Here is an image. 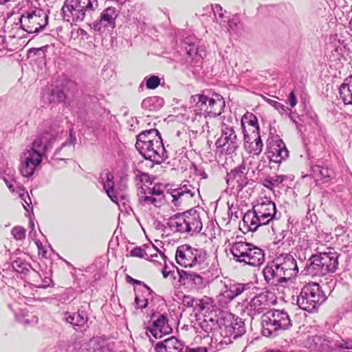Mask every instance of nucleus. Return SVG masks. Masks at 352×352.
Instances as JSON below:
<instances>
[{
  "mask_svg": "<svg viewBox=\"0 0 352 352\" xmlns=\"http://www.w3.org/2000/svg\"><path fill=\"white\" fill-rule=\"evenodd\" d=\"M51 138L52 135L48 133L42 134L34 140L30 148L23 152L20 168V172L23 177H28L34 174L50 145Z\"/></svg>",
  "mask_w": 352,
  "mask_h": 352,
  "instance_id": "1",
  "label": "nucleus"
},
{
  "mask_svg": "<svg viewBox=\"0 0 352 352\" xmlns=\"http://www.w3.org/2000/svg\"><path fill=\"white\" fill-rule=\"evenodd\" d=\"M276 208L274 202L267 198L258 200L252 210L243 216V221L248 230L255 232L258 227L268 224L276 216Z\"/></svg>",
  "mask_w": 352,
  "mask_h": 352,
  "instance_id": "2",
  "label": "nucleus"
},
{
  "mask_svg": "<svg viewBox=\"0 0 352 352\" xmlns=\"http://www.w3.org/2000/svg\"><path fill=\"white\" fill-rule=\"evenodd\" d=\"M190 104L189 111L192 116H188V119H191L192 122L197 118H201L202 113H205L210 117L219 116L225 107V101L219 95H216V98H212L204 94H196L190 97Z\"/></svg>",
  "mask_w": 352,
  "mask_h": 352,
  "instance_id": "3",
  "label": "nucleus"
},
{
  "mask_svg": "<svg viewBox=\"0 0 352 352\" xmlns=\"http://www.w3.org/2000/svg\"><path fill=\"white\" fill-rule=\"evenodd\" d=\"M167 224L175 232L190 235L199 233L203 228L199 213L194 209L173 214Z\"/></svg>",
  "mask_w": 352,
  "mask_h": 352,
  "instance_id": "4",
  "label": "nucleus"
},
{
  "mask_svg": "<svg viewBox=\"0 0 352 352\" xmlns=\"http://www.w3.org/2000/svg\"><path fill=\"white\" fill-rule=\"evenodd\" d=\"M336 252H318L311 256L305 267V274L311 276H322L333 273L338 265Z\"/></svg>",
  "mask_w": 352,
  "mask_h": 352,
  "instance_id": "5",
  "label": "nucleus"
},
{
  "mask_svg": "<svg viewBox=\"0 0 352 352\" xmlns=\"http://www.w3.org/2000/svg\"><path fill=\"white\" fill-rule=\"evenodd\" d=\"M230 251L235 261L243 263L244 265L260 267L265 261L263 251L247 242L238 241L234 243Z\"/></svg>",
  "mask_w": 352,
  "mask_h": 352,
  "instance_id": "6",
  "label": "nucleus"
},
{
  "mask_svg": "<svg viewBox=\"0 0 352 352\" xmlns=\"http://www.w3.org/2000/svg\"><path fill=\"white\" fill-rule=\"evenodd\" d=\"M98 7V0H65L61 10L65 21L72 23L82 21Z\"/></svg>",
  "mask_w": 352,
  "mask_h": 352,
  "instance_id": "7",
  "label": "nucleus"
},
{
  "mask_svg": "<svg viewBox=\"0 0 352 352\" xmlns=\"http://www.w3.org/2000/svg\"><path fill=\"white\" fill-rule=\"evenodd\" d=\"M262 334L265 337L276 336L277 331L292 327V320L287 311L274 309L262 316Z\"/></svg>",
  "mask_w": 352,
  "mask_h": 352,
  "instance_id": "8",
  "label": "nucleus"
},
{
  "mask_svg": "<svg viewBox=\"0 0 352 352\" xmlns=\"http://www.w3.org/2000/svg\"><path fill=\"white\" fill-rule=\"evenodd\" d=\"M175 259L179 265L184 267H197L199 270H204L208 265L206 250L193 248L188 245L177 248Z\"/></svg>",
  "mask_w": 352,
  "mask_h": 352,
  "instance_id": "9",
  "label": "nucleus"
},
{
  "mask_svg": "<svg viewBox=\"0 0 352 352\" xmlns=\"http://www.w3.org/2000/svg\"><path fill=\"white\" fill-rule=\"evenodd\" d=\"M326 300L319 284L310 283L305 285L297 297V305L303 310L313 312Z\"/></svg>",
  "mask_w": 352,
  "mask_h": 352,
  "instance_id": "10",
  "label": "nucleus"
},
{
  "mask_svg": "<svg viewBox=\"0 0 352 352\" xmlns=\"http://www.w3.org/2000/svg\"><path fill=\"white\" fill-rule=\"evenodd\" d=\"M20 23L21 28L28 34H36L48 24V15L42 9L28 11L21 16Z\"/></svg>",
  "mask_w": 352,
  "mask_h": 352,
  "instance_id": "11",
  "label": "nucleus"
},
{
  "mask_svg": "<svg viewBox=\"0 0 352 352\" xmlns=\"http://www.w3.org/2000/svg\"><path fill=\"white\" fill-rule=\"evenodd\" d=\"M277 298L274 293L269 291L261 292L254 296L246 306L248 315L252 318L258 316L275 305Z\"/></svg>",
  "mask_w": 352,
  "mask_h": 352,
  "instance_id": "12",
  "label": "nucleus"
},
{
  "mask_svg": "<svg viewBox=\"0 0 352 352\" xmlns=\"http://www.w3.org/2000/svg\"><path fill=\"white\" fill-rule=\"evenodd\" d=\"M198 192V189L191 185L189 182L181 185L179 188L172 189L170 194L171 202L176 210L182 209Z\"/></svg>",
  "mask_w": 352,
  "mask_h": 352,
  "instance_id": "13",
  "label": "nucleus"
},
{
  "mask_svg": "<svg viewBox=\"0 0 352 352\" xmlns=\"http://www.w3.org/2000/svg\"><path fill=\"white\" fill-rule=\"evenodd\" d=\"M221 137L216 141L218 148H223L227 153L230 154L239 146L236 134L232 126L223 123L221 124Z\"/></svg>",
  "mask_w": 352,
  "mask_h": 352,
  "instance_id": "14",
  "label": "nucleus"
},
{
  "mask_svg": "<svg viewBox=\"0 0 352 352\" xmlns=\"http://www.w3.org/2000/svg\"><path fill=\"white\" fill-rule=\"evenodd\" d=\"M146 150L142 148H136L141 155L148 160L159 164L167 158L166 152L164 146L162 138H155V141L151 142Z\"/></svg>",
  "mask_w": 352,
  "mask_h": 352,
  "instance_id": "15",
  "label": "nucleus"
},
{
  "mask_svg": "<svg viewBox=\"0 0 352 352\" xmlns=\"http://www.w3.org/2000/svg\"><path fill=\"white\" fill-rule=\"evenodd\" d=\"M276 264L281 270V273L286 278L287 283L297 276L298 267L294 256L290 254H280L274 258Z\"/></svg>",
  "mask_w": 352,
  "mask_h": 352,
  "instance_id": "16",
  "label": "nucleus"
},
{
  "mask_svg": "<svg viewBox=\"0 0 352 352\" xmlns=\"http://www.w3.org/2000/svg\"><path fill=\"white\" fill-rule=\"evenodd\" d=\"M179 282L190 291H200L206 287L208 280L199 274L184 270L178 271Z\"/></svg>",
  "mask_w": 352,
  "mask_h": 352,
  "instance_id": "17",
  "label": "nucleus"
},
{
  "mask_svg": "<svg viewBox=\"0 0 352 352\" xmlns=\"http://www.w3.org/2000/svg\"><path fill=\"white\" fill-rule=\"evenodd\" d=\"M120 11L115 7H108L104 9L100 15L99 19L93 23V28L95 31L101 32L105 28H114L116 19Z\"/></svg>",
  "mask_w": 352,
  "mask_h": 352,
  "instance_id": "18",
  "label": "nucleus"
},
{
  "mask_svg": "<svg viewBox=\"0 0 352 352\" xmlns=\"http://www.w3.org/2000/svg\"><path fill=\"white\" fill-rule=\"evenodd\" d=\"M303 344L305 347L320 352H329L333 346H336L333 341L326 336L318 335H308L303 341Z\"/></svg>",
  "mask_w": 352,
  "mask_h": 352,
  "instance_id": "19",
  "label": "nucleus"
},
{
  "mask_svg": "<svg viewBox=\"0 0 352 352\" xmlns=\"http://www.w3.org/2000/svg\"><path fill=\"white\" fill-rule=\"evenodd\" d=\"M263 275L268 285L276 286L287 283L285 276L281 273V270L279 269L274 259L263 268Z\"/></svg>",
  "mask_w": 352,
  "mask_h": 352,
  "instance_id": "20",
  "label": "nucleus"
},
{
  "mask_svg": "<svg viewBox=\"0 0 352 352\" xmlns=\"http://www.w3.org/2000/svg\"><path fill=\"white\" fill-rule=\"evenodd\" d=\"M244 146L248 153L258 155L263 151V144L260 134L257 133H248L244 130Z\"/></svg>",
  "mask_w": 352,
  "mask_h": 352,
  "instance_id": "21",
  "label": "nucleus"
},
{
  "mask_svg": "<svg viewBox=\"0 0 352 352\" xmlns=\"http://www.w3.org/2000/svg\"><path fill=\"white\" fill-rule=\"evenodd\" d=\"M148 330L155 339L162 338L163 336L172 332L168 320L164 314H160L155 320H153L152 326L148 328Z\"/></svg>",
  "mask_w": 352,
  "mask_h": 352,
  "instance_id": "22",
  "label": "nucleus"
},
{
  "mask_svg": "<svg viewBox=\"0 0 352 352\" xmlns=\"http://www.w3.org/2000/svg\"><path fill=\"white\" fill-rule=\"evenodd\" d=\"M63 320L74 329L81 330L85 328L88 321V315L85 310L79 309L76 312L65 311Z\"/></svg>",
  "mask_w": 352,
  "mask_h": 352,
  "instance_id": "23",
  "label": "nucleus"
},
{
  "mask_svg": "<svg viewBox=\"0 0 352 352\" xmlns=\"http://www.w3.org/2000/svg\"><path fill=\"white\" fill-rule=\"evenodd\" d=\"M76 142V137L73 128L69 129V138L55 151L54 160H66V157L70 156L74 151V146Z\"/></svg>",
  "mask_w": 352,
  "mask_h": 352,
  "instance_id": "24",
  "label": "nucleus"
},
{
  "mask_svg": "<svg viewBox=\"0 0 352 352\" xmlns=\"http://www.w3.org/2000/svg\"><path fill=\"white\" fill-rule=\"evenodd\" d=\"M251 179V177L232 170L228 174L227 184L234 192H239Z\"/></svg>",
  "mask_w": 352,
  "mask_h": 352,
  "instance_id": "25",
  "label": "nucleus"
},
{
  "mask_svg": "<svg viewBox=\"0 0 352 352\" xmlns=\"http://www.w3.org/2000/svg\"><path fill=\"white\" fill-rule=\"evenodd\" d=\"M183 349L182 343L174 336L157 342L154 346L155 352H183Z\"/></svg>",
  "mask_w": 352,
  "mask_h": 352,
  "instance_id": "26",
  "label": "nucleus"
},
{
  "mask_svg": "<svg viewBox=\"0 0 352 352\" xmlns=\"http://www.w3.org/2000/svg\"><path fill=\"white\" fill-rule=\"evenodd\" d=\"M12 267L14 270L19 274H29L30 279L36 281V279L40 276L38 273L32 269L31 265L22 258H16L13 260Z\"/></svg>",
  "mask_w": 352,
  "mask_h": 352,
  "instance_id": "27",
  "label": "nucleus"
},
{
  "mask_svg": "<svg viewBox=\"0 0 352 352\" xmlns=\"http://www.w3.org/2000/svg\"><path fill=\"white\" fill-rule=\"evenodd\" d=\"M161 138L159 131L155 129L146 130L137 136V142L135 143L136 148H142L146 150L150 146L151 142L155 141V138Z\"/></svg>",
  "mask_w": 352,
  "mask_h": 352,
  "instance_id": "28",
  "label": "nucleus"
},
{
  "mask_svg": "<svg viewBox=\"0 0 352 352\" xmlns=\"http://www.w3.org/2000/svg\"><path fill=\"white\" fill-rule=\"evenodd\" d=\"M10 190L12 192L16 191L21 197L24 195V192H20L21 190L24 191L15 178V170L12 167H6L2 173L1 176Z\"/></svg>",
  "mask_w": 352,
  "mask_h": 352,
  "instance_id": "29",
  "label": "nucleus"
},
{
  "mask_svg": "<svg viewBox=\"0 0 352 352\" xmlns=\"http://www.w3.org/2000/svg\"><path fill=\"white\" fill-rule=\"evenodd\" d=\"M269 153L270 154V160L278 164L288 156V151L282 140L276 141V144L271 147Z\"/></svg>",
  "mask_w": 352,
  "mask_h": 352,
  "instance_id": "30",
  "label": "nucleus"
},
{
  "mask_svg": "<svg viewBox=\"0 0 352 352\" xmlns=\"http://www.w3.org/2000/svg\"><path fill=\"white\" fill-rule=\"evenodd\" d=\"M234 299L232 281L228 280L224 283L219 294L217 296V300L221 307H225L228 303Z\"/></svg>",
  "mask_w": 352,
  "mask_h": 352,
  "instance_id": "31",
  "label": "nucleus"
},
{
  "mask_svg": "<svg viewBox=\"0 0 352 352\" xmlns=\"http://www.w3.org/2000/svg\"><path fill=\"white\" fill-rule=\"evenodd\" d=\"M100 182L102 184L104 190L110 199L113 202L118 204V199L114 189L115 184L113 175L109 172H107L100 176Z\"/></svg>",
  "mask_w": 352,
  "mask_h": 352,
  "instance_id": "32",
  "label": "nucleus"
},
{
  "mask_svg": "<svg viewBox=\"0 0 352 352\" xmlns=\"http://www.w3.org/2000/svg\"><path fill=\"white\" fill-rule=\"evenodd\" d=\"M339 95L345 105L352 106V75L345 78L340 86Z\"/></svg>",
  "mask_w": 352,
  "mask_h": 352,
  "instance_id": "33",
  "label": "nucleus"
},
{
  "mask_svg": "<svg viewBox=\"0 0 352 352\" xmlns=\"http://www.w3.org/2000/svg\"><path fill=\"white\" fill-rule=\"evenodd\" d=\"M45 102L56 103L63 102L66 98L65 93L58 88H48L43 94Z\"/></svg>",
  "mask_w": 352,
  "mask_h": 352,
  "instance_id": "34",
  "label": "nucleus"
},
{
  "mask_svg": "<svg viewBox=\"0 0 352 352\" xmlns=\"http://www.w3.org/2000/svg\"><path fill=\"white\" fill-rule=\"evenodd\" d=\"M138 197L139 203L143 206L153 205L155 207H160L164 204L159 199H156L151 194H148L142 186L141 187Z\"/></svg>",
  "mask_w": 352,
  "mask_h": 352,
  "instance_id": "35",
  "label": "nucleus"
},
{
  "mask_svg": "<svg viewBox=\"0 0 352 352\" xmlns=\"http://www.w3.org/2000/svg\"><path fill=\"white\" fill-rule=\"evenodd\" d=\"M164 105V99L160 96H151L143 100L142 107L150 111L159 110Z\"/></svg>",
  "mask_w": 352,
  "mask_h": 352,
  "instance_id": "36",
  "label": "nucleus"
},
{
  "mask_svg": "<svg viewBox=\"0 0 352 352\" xmlns=\"http://www.w3.org/2000/svg\"><path fill=\"white\" fill-rule=\"evenodd\" d=\"M152 294V290L149 287L143 284V288L141 291V294L139 293L135 294V304L136 309H143L148 305V298Z\"/></svg>",
  "mask_w": 352,
  "mask_h": 352,
  "instance_id": "37",
  "label": "nucleus"
},
{
  "mask_svg": "<svg viewBox=\"0 0 352 352\" xmlns=\"http://www.w3.org/2000/svg\"><path fill=\"white\" fill-rule=\"evenodd\" d=\"M248 124L250 127L248 131V133L254 132L259 133V126L258 124V120L256 117L253 113H246L245 114L241 119V126L243 129V133H244V130H247L245 129V124Z\"/></svg>",
  "mask_w": 352,
  "mask_h": 352,
  "instance_id": "38",
  "label": "nucleus"
},
{
  "mask_svg": "<svg viewBox=\"0 0 352 352\" xmlns=\"http://www.w3.org/2000/svg\"><path fill=\"white\" fill-rule=\"evenodd\" d=\"M252 163L253 158L251 157H247L244 159L239 167L234 170L252 177L254 174V170L252 166Z\"/></svg>",
  "mask_w": 352,
  "mask_h": 352,
  "instance_id": "39",
  "label": "nucleus"
},
{
  "mask_svg": "<svg viewBox=\"0 0 352 352\" xmlns=\"http://www.w3.org/2000/svg\"><path fill=\"white\" fill-rule=\"evenodd\" d=\"M184 47L188 56L197 55L198 48L196 45V38L194 36L186 37L184 41Z\"/></svg>",
  "mask_w": 352,
  "mask_h": 352,
  "instance_id": "40",
  "label": "nucleus"
},
{
  "mask_svg": "<svg viewBox=\"0 0 352 352\" xmlns=\"http://www.w3.org/2000/svg\"><path fill=\"white\" fill-rule=\"evenodd\" d=\"M230 31L236 35L241 34L243 31V24L241 23L239 17L234 15L232 19H228L227 21Z\"/></svg>",
  "mask_w": 352,
  "mask_h": 352,
  "instance_id": "41",
  "label": "nucleus"
},
{
  "mask_svg": "<svg viewBox=\"0 0 352 352\" xmlns=\"http://www.w3.org/2000/svg\"><path fill=\"white\" fill-rule=\"evenodd\" d=\"M232 286L234 298L254 287L252 283H242L234 281H232Z\"/></svg>",
  "mask_w": 352,
  "mask_h": 352,
  "instance_id": "42",
  "label": "nucleus"
},
{
  "mask_svg": "<svg viewBox=\"0 0 352 352\" xmlns=\"http://www.w3.org/2000/svg\"><path fill=\"white\" fill-rule=\"evenodd\" d=\"M213 13L215 17V19L220 24L222 23H226L229 16H228V12L223 9V8L219 5L215 4L212 7Z\"/></svg>",
  "mask_w": 352,
  "mask_h": 352,
  "instance_id": "43",
  "label": "nucleus"
},
{
  "mask_svg": "<svg viewBox=\"0 0 352 352\" xmlns=\"http://www.w3.org/2000/svg\"><path fill=\"white\" fill-rule=\"evenodd\" d=\"M314 177L318 179L329 178L331 176L332 171L327 168L316 165L312 168Z\"/></svg>",
  "mask_w": 352,
  "mask_h": 352,
  "instance_id": "44",
  "label": "nucleus"
},
{
  "mask_svg": "<svg viewBox=\"0 0 352 352\" xmlns=\"http://www.w3.org/2000/svg\"><path fill=\"white\" fill-rule=\"evenodd\" d=\"M134 173L135 175V179L137 185L146 186L152 184L151 177L148 173L139 170H135Z\"/></svg>",
  "mask_w": 352,
  "mask_h": 352,
  "instance_id": "45",
  "label": "nucleus"
},
{
  "mask_svg": "<svg viewBox=\"0 0 352 352\" xmlns=\"http://www.w3.org/2000/svg\"><path fill=\"white\" fill-rule=\"evenodd\" d=\"M285 178L284 175L268 177L264 180V186L269 189H272L274 187L279 186L285 180Z\"/></svg>",
  "mask_w": 352,
  "mask_h": 352,
  "instance_id": "46",
  "label": "nucleus"
},
{
  "mask_svg": "<svg viewBox=\"0 0 352 352\" xmlns=\"http://www.w3.org/2000/svg\"><path fill=\"white\" fill-rule=\"evenodd\" d=\"M89 352H104V342L98 338H93L89 342Z\"/></svg>",
  "mask_w": 352,
  "mask_h": 352,
  "instance_id": "47",
  "label": "nucleus"
},
{
  "mask_svg": "<svg viewBox=\"0 0 352 352\" xmlns=\"http://www.w3.org/2000/svg\"><path fill=\"white\" fill-rule=\"evenodd\" d=\"M144 190L156 199H159L162 203H164V190L160 185H155L153 188L146 187Z\"/></svg>",
  "mask_w": 352,
  "mask_h": 352,
  "instance_id": "48",
  "label": "nucleus"
},
{
  "mask_svg": "<svg viewBox=\"0 0 352 352\" xmlns=\"http://www.w3.org/2000/svg\"><path fill=\"white\" fill-rule=\"evenodd\" d=\"M232 329L233 332L232 335L234 339L241 336L245 332L244 322H243L241 318L239 319V321L238 319H236V322L232 323Z\"/></svg>",
  "mask_w": 352,
  "mask_h": 352,
  "instance_id": "49",
  "label": "nucleus"
},
{
  "mask_svg": "<svg viewBox=\"0 0 352 352\" xmlns=\"http://www.w3.org/2000/svg\"><path fill=\"white\" fill-rule=\"evenodd\" d=\"M146 86L149 89H156L160 84V78L157 76H151L145 78Z\"/></svg>",
  "mask_w": 352,
  "mask_h": 352,
  "instance_id": "50",
  "label": "nucleus"
},
{
  "mask_svg": "<svg viewBox=\"0 0 352 352\" xmlns=\"http://www.w3.org/2000/svg\"><path fill=\"white\" fill-rule=\"evenodd\" d=\"M269 103L282 115L290 113L289 111L291 110L278 101L270 100Z\"/></svg>",
  "mask_w": 352,
  "mask_h": 352,
  "instance_id": "51",
  "label": "nucleus"
},
{
  "mask_svg": "<svg viewBox=\"0 0 352 352\" xmlns=\"http://www.w3.org/2000/svg\"><path fill=\"white\" fill-rule=\"evenodd\" d=\"M25 230L21 226L12 228V234L16 240H23L25 238Z\"/></svg>",
  "mask_w": 352,
  "mask_h": 352,
  "instance_id": "52",
  "label": "nucleus"
},
{
  "mask_svg": "<svg viewBox=\"0 0 352 352\" xmlns=\"http://www.w3.org/2000/svg\"><path fill=\"white\" fill-rule=\"evenodd\" d=\"M201 329L206 332L209 333L212 331L214 325V320L210 318L209 321L204 320L201 324Z\"/></svg>",
  "mask_w": 352,
  "mask_h": 352,
  "instance_id": "53",
  "label": "nucleus"
},
{
  "mask_svg": "<svg viewBox=\"0 0 352 352\" xmlns=\"http://www.w3.org/2000/svg\"><path fill=\"white\" fill-rule=\"evenodd\" d=\"M180 296L182 297V302L185 307H191L193 306L195 299L192 296L184 294H180Z\"/></svg>",
  "mask_w": 352,
  "mask_h": 352,
  "instance_id": "54",
  "label": "nucleus"
},
{
  "mask_svg": "<svg viewBox=\"0 0 352 352\" xmlns=\"http://www.w3.org/2000/svg\"><path fill=\"white\" fill-rule=\"evenodd\" d=\"M131 256L134 257L144 258L146 256V253L144 250L140 247H136L131 251Z\"/></svg>",
  "mask_w": 352,
  "mask_h": 352,
  "instance_id": "55",
  "label": "nucleus"
},
{
  "mask_svg": "<svg viewBox=\"0 0 352 352\" xmlns=\"http://www.w3.org/2000/svg\"><path fill=\"white\" fill-rule=\"evenodd\" d=\"M23 318L22 322L25 323L33 324L38 322V318L34 315L23 314Z\"/></svg>",
  "mask_w": 352,
  "mask_h": 352,
  "instance_id": "56",
  "label": "nucleus"
},
{
  "mask_svg": "<svg viewBox=\"0 0 352 352\" xmlns=\"http://www.w3.org/2000/svg\"><path fill=\"white\" fill-rule=\"evenodd\" d=\"M288 103L292 107H294L297 103L296 96L294 91H292L287 98Z\"/></svg>",
  "mask_w": 352,
  "mask_h": 352,
  "instance_id": "57",
  "label": "nucleus"
},
{
  "mask_svg": "<svg viewBox=\"0 0 352 352\" xmlns=\"http://www.w3.org/2000/svg\"><path fill=\"white\" fill-rule=\"evenodd\" d=\"M47 47H48V45H45L40 48H32L31 50V52H34L35 54L44 56L45 51L47 50Z\"/></svg>",
  "mask_w": 352,
  "mask_h": 352,
  "instance_id": "58",
  "label": "nucleus"
},
{
  "mask_svg": "<svg viewBox=\"0 0 352 352\" xmlns=\"http://www.w3.org/2000/svg\"><path fill=\"white\" fill-rule=\"evenodd\" d=\"M8 48V44L6 43V38L3 35H0V52Z\"/></svg>",
  "mask_w": 352,
  "mask_h": 352,
  "instance_id": "59",
  "label": "nucleus"
},
{
  "mask_svg": "<svg viewBox=\"0 0 352 352\" xmlns=\"http://www.w3.org/2000/svg\"><path fill=\"white\" fill-rule=\"evenodd\" d=\"M43 283L41 284V285H38V287H40V288H46V287H47L51 284L52 280H51V278L46 277L43 280Z\"/></svg>",
  "mask_w": 352,
  "mask_h": 352,
  "instance_id": "60",
  "label": "nucleus"
},
{
  "mask_svg": "<svg viewBox=\"0 0 352 352\" xmlns=\"http://www.w3.org/2000/svg\"><path fill=\"white\" fill-rule=\"evenodd\" d=\"M184 352H207V350L205 348L201 347L195 349L186 348Z\"/></svg>",
  "mask_w": 352,
  "mask_h": 352,
  "instance_id": "61",
  "label": "nucleus"
},
{
  "mask_svg": "<svg viewBox=\"0 0 352 352\" xmlns=\"http://www.w3.org/2000/svg\"><path fill=\"white\" fill-rule=\"evenodd\" d=\"M126 281L128 283H135V284H137V285H142V286H143V284H144V283H142V281L136 280V279H134V278H133L132 277H131L129 276H127Z\"/></svg>",
  "mask_w": 352,
  "mask_h": 352,
  "instance_id": "62",
  "label": "nucleus"
},
{
  "mask_svg": "<svg viewBox=\"0 0 352 352\" xmlns=\"http://www.w3.org/2000/svg\"><path fill=\"white\" fill-rule=\"evenodd\" d=\"M180 294H183L180 292H176L175 291L174 295L175 297H173V300H182V296H180Z\"/></svg>",
  "mask_w": 352,
  "mask_h": 352,
  "instance_id": "63",
  "label": "nucleus"
},
{
  "mask_svg": "<svg viewBox=\"0 0 352 352\" xmlns=\"http://www.w3.org/2000/svg\"><path fill=\"white\" fill-rule=\"evenodd\" d=\"M349 349H352V341H347L345 342V346H342V349L344 350Z\"/></svg>",
  "mask_w": 352,
  "mask_h": 352,
  "instance_id": "64",
  "label": "nucleus"
}]
</instances>
